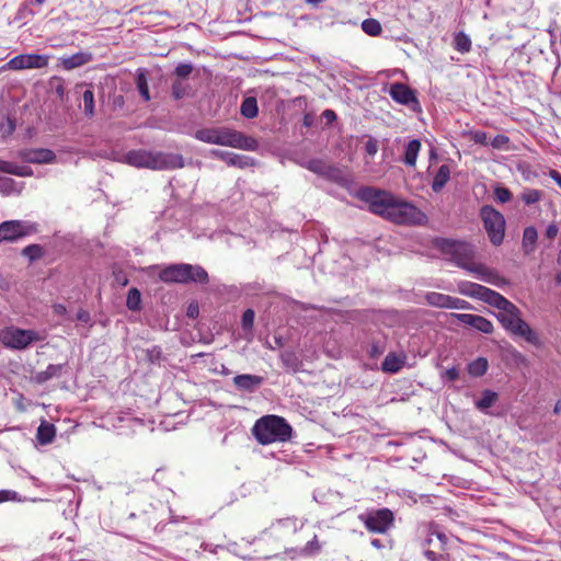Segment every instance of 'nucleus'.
Instances as JSON below:
<instances>
[{
	"label": "nucleus",
	"mask_w": 561,
	"mask_h": 561,
	"mask_svg": "<svg viewBox=\"0 0 561 561\" xmlns=\"http://www.w3.org/2000/svg\"><path fill=\"white\" fill-rule=\"evenodd\" d=\"M195 138L206 144L248 151H255L259 148V142L255 138L225 126L198 129L195 133Z\"/></svg>",
	"instance_id": "f257e3e1"
},
{
	"label": "nucleus",
	"mask_w": 561,
	"mask_h": 561,
	"mask_svg": "<svg viewBox=\"0 0 561 561\" xmlns=\"http://www.w3.org/2000/svg\"><path fill=\"white\" fill-rule=\"evenodd\" d=\"M123 161L135 168L151 170H174L184 167L181 154L145 149L129 150L124 154Z\"/></svg>",
	"instance_id": "f03ea898"
},
{
	"label": "nucleus",
	"mask_w": 561,
	"mask_h": 561,
	"mask_svg": "<svg viewBox=\"0 0 561 561\" xmlns=\"http://www.w3.org/2000/svg\"><path fill=\"white\" fill-rule=\"evenodd\" d=\"M252 434L261 445L291 439L293 427L282 416L270 414L260 417L252 427Z\"/></svg>",
	"instance_id": "7ed1b4c3"
},
{
	"label": "nucleus",
	"mask_w": 561,
	"mask_h": 561,
	"mask_svg": "<svg viewBox=\"0 0 561 561\" xmlns=\"http://www.w3.org/2000/svg\"><path fill=\"white\" fill-rule=\"evenodd\" d=\"M496 319L511 334L523 337L526 342L536 347L542 346V341L538 333L522 319L520 310L513 302H510L507 307L500 311L496 314Z\"/></svg>",
	"instance_id": "20e7f679"
},
{
	"label": "nucleus",
	"mask_w": 561,
	"mask_h": 561,
	"mask_svg": "<svg viewBox=\"0 0 561 561\" xmlns=\"http://www.w3.org/2000/svg\"><path fill=\"white\" fill-rule=\"evenodd\" d=\"M433 244L443 256L463 270H467L476 257L474 245L465 241L436 238Z\"/></svg>",
	"instance_id": "39448f33"
},
{
	"label": "nucleus",
	"mask_w": 561,
	"mask_h": 561,
	"mask_svg": "<svg viewBox=\"0 0 561 561\" xmlns=\"http://www.w3.org/2000/svg\"><path fill=\"white\" fill-rule=\"evenodd\" d=\"M159 278L164 283H199L207 284L209 280L208 273L201 265H191L187 263L171 264L164 267Z\"/></svg>",
	"instance_id": "423d86ee"
},
{
	"label": "nucleus",
	"mask_w": 561,
	"mask_h": 561,
	"mask_svg": "<svg viewBox=\"0 0 561 561\" xmlns=\"http://www.w3.org/2000/svg\"><path fill=\"white\" fill-rule=\"evenodd\" d=\"M357 197L368 205V209L387 219L396 196L388 191L370 186L360 187Z\"/></svg>",
	"instance_id": "0eeeda50"
},
{
	"label": "nucleus",
	"mask_w": 561,
	"mask_h": 561,
	"mask_svg": "<svg viewBox=\"0 0 561 561\" xmlns=\"http://www.w3.org/2000/svg\"><path fill=\"white\" fill-rule=\"evenodd\" d=\"M387 219L398 225L421 226L427 216L412 203L396 197Z\"/></svg>",
	"instance_id": "6e6552de"
},
{
	"label": "nucleus",
	"mask_w": 561,
	"mask_h": 561,
	"mask_svg": "<svg viewBox=\"0 0 561 561\" xmlns=\"http://www.w3.org/2000/svg\"><path fill=\"white\" fill-rule=\"evenodd\" d=\"M45 335L35 330L20 329L18 327H7L0 331V342L11 350H25L31 344L44 341Z\"/></svg>",
	"instance_id": "1a4fd4ad"
},
{
	"label": "nucleus",
	"mask_w": 561,
	"mask_h": 561,
	"mask_svg": "<svg viewBox=\"0 0 561 561\" xmlns=\"http://www.w3.org/2000/svg\"><path fill=\"white\" fill-rule=\"evenodd\" d=\"M480 217L488 233L490 242L499 247L505 238L506 221L504 216L491 205H484L480 209Z\"/></svg>",
	"instance_id": "9d476101"
},
{
	"label": "nucleus",
	"mask_w": 561,
	"mask_h": 561,
	"mask_svg": "<svg viewBox=\"0 0 561 561\" xmlns=\"http://www.w3.org/2000/svg\"><path fill=\"white\" fill-rule=\"evenodd\" d=\"M366 529L375 534H385L393 525L394 515L389 508H378L366 512L359 516Z\"/></svg>",
	"instance_id": "9b49d317"
},
{
	"label": "nucleus",
	"mask_w": 561,
	"mask_h": 561,
	"mask_svg": "<svg viewBox=\"0 0 561 561\" xmlns=\"http://www.w3.org/2000/svg\"><path fill=\"white\" fill-rule=\"evenodd\" d=\"M37 232V225L27 220H7L0 224V242H15Z\"/></svg>",
	"instance_id": "f8f14e48"
},
{
	"label": "nucleus",
	"mask_w": 561,
	"mask_h": 561,
	"mask_svg": "<svg viewBox=\"0 0 561 561\" xmlns=\"http://www.w3.org/2000/svg\"><path fill=\"white\" fill-rule=\"evenodd\" d=\"M48 65V56L38 54H21L11 58L2 66L3 70L42 69Z\"/></svg>",
	"instance_id": "ddd939ff"
},
{
	"label": "nucleus",
	"mask_w": 561,
	"mask_h": 561,
	"mask_svg": "<svg viewBox=\"0 0 561 561\" xmlns=\"http://www.w3.org/2000/svg\"><path fill=\"white\" fill-rule=\"evenodd\" d=\"M388 93L397 103L405 105L412 111H420L421 106L416 93L409 85L401 82L392 83Z\"/></svg>",
	"instance_id": "4468645a"
},
{
	"label": "nucleus",
	"mask_w": 561,
	"mask_h": 561,
	"mask_svg": "<svg viewBox=\"0 0 561 561\" xmlns=\"http://www.w3.org/2000/svg\"><path fill=\"white\" fill-rule=\"evenodd\" d=\"M466 271L472 273L478 279L497 287L507 284V280L501 276L497 271L486 266L483 263H476L474 260Z\"/></svg>",
	"instance_id": "2eb2a0df"
},
{
	"label": "nucleus",
	"mask_w": 561,
	"mask_h": 561,
	"mask_svg": "<svg viewBox=\"0 0 561 561\" xmlns=\"http://www.w3.org/2000/svg\"><path fill=\"white\" fill-rule=\"evenodd\" d=\"M19 158L26 163L46 164L54 163L57 159L56 153L50 149H23L18 153Z\"/></svg>",
	"instance_id": "dca6fc26"
},
{
	"label": "nucleus",
	"mask_w": 561,
	"mask_h": 561,
	"mask_svg": "<svg viewBox=\"0 0 561 561\" xmlns=\"http://www.w3.org/2000/svg\"><path fill=\"white\" fill-rule=\"evenodd\" d=\"M451 316L455 317L458 322L484 334H491L494 330L493 323L482 316L472 313H453Z\"/></svg>",
	"instance_id": "f3484780"
},
{
	"label": "nucleus",
	"mask_w": 561,
	"mask_h": 561,
	"mask_svg": "<svg viewBox=\"0 0 561 561\" xmlns=\"http://www.w3.org/2000/svg\"><path fill=\"white\" fill-rule=\"evenodd\" d=\"M210 156L225 161L229 167H237L239 169H245L254 164V160L251 157L229 152L220 149H211Z\"/></svg>",
	"instance_id": "a211bd4d"
},
{
	"label": "nucleus",
	"mask_w": 561,
	"mask_h": 561,
	"mask_svg": "<svg viewBox=\"0 0 561 561\" xmlns=\"http://www.w3.org/2000/svg\"><path fill=\"white\" fill-rule=\"evenodd\" d=\"M264 382V378L259 375L241 374L233 378V386L242 392H255Z\"/></svg>",
	"instance_id": "6ab92c4d"
},
{
	"label": "nucleus",
	"mask_w": 561,
	"mask_h": 561,
	"mask_svg": "<svg viewBox=\"0 0 561 561\" xmlns=\"http://www.w3.org/2000/svg\"><path fill=\"white\" fill-rule=\"evenodd\" d=\"M93 56L89 51H79L71 56L60 57L58 59V66L65 70H72L84 66L92 60Z\"/></svg>",
	"instance_id": "aec40b11"
},
{
	"label": "nucleus",
	"mask_w": 561,
	"mask_h": 561,
	"mask_svg": "<svg viewBox=\"0 0 561 561\" xmlns=\"http://www.w3.org/2000/svg\"><path fill=\"white\" fill-rule=\"evenodd\" d=\"M404 363L405 355H397L391 352L385 357L381 364V370L388 374H397L403 367Z\"/></svg>",
	"instance_id": "412c9836"
},
{
	"label": "nucleus",
	"mask_w": 561,
	"mask_h": 561,
	"mask_svg": "<svg viewBox=\"0 0 561 561\" xmlns=\"http://www.w3.org/2000/svg\"><path fill=\"white\" fill-rule=\"evenodd\" d=\"M0 171L13 174L18 176H32L33 170L28 165H19L14 162L5 161L0 159Z\"/></svg>",
	"instance_id": "4be33fe9"
},
{
	"label": "nucleus",
	"mask_w": 561,
	"mask_h": 561,
	"mask_svg": "<svg viewBox=\"0 0 561 561\" xmlns=\"http://www.w3.org/2000/svg\"><path fill=\"white\" fill-rule=\"evenodd\" d=\"M499 394L490 389H485L481 393V398L476 401V408L490 415H494L493 413L489 412L488 410L497 401Z\"/></svg>",
	"instance_id": "5701e85b"
},
{
	"label": "nucleus",
	"mask_w": 561,
	"mask_h": 561,
	"mask_svg": "<svg viewBox=\"0 0 561 561\" xmlns=\"http://www.w3.org/2000/svg\"><path fill=\"white\" fill-rule=\"evenodd\" d=\"M64 364H49L45 370L36 373L34 379L37 383H45L53 378H58L62 374Z\"/></svg>",
	"instance_id": "b1692460"
},
{
	"label": "nucleus",
	"mask_w": 561,
	"mask_h": 561,
	"mask_svg": "<svg viewBox=\"0 0 561 561\" xmlns=\"http://www.w3.org/2000/svg\"><path fill=\"white\" fill-rule=\"evenodd\" d=\"M421 150V141L419 139H412L405 146L402 161L408 167H415L417 156Z\"/></svg>",
	"instance_id": "393cba45"
},
{
	"label": "nucleus",
	"mask_w": 561,
	"mask_h": 561,
	"mask_svg": "<svg viewBox=\"0 0 561 561\" xmlns=\"http://www.w3.org/2000/svg\"><path fill=\"white\" fill-rule=\"evenodd\" d=\"M56 436L54 424L43 421L37 427L36 438L42 445L50 444Z\"/></svg>",
	"instance_id": "a878e982"
},
{
	"label": "nucleus",
	"mask_w": 561,
	"mask_h": 561,
	"mask_svg": "<svg viewBox=\"0 0 561 561\" xmlns=\"http://www.w3.org/2000/svg\"><path fill=\"white\" fill-rule=\"evenodd\" d=\"M538 231L534 226L526 227L523 232L522 247L526 254H530L536 249Z\"/></svg>",
	"instance_id": "bb28decb"
},
{
	"label": "nucleus",
	"mask_w": 561,
	"mask_h": 561,
	"mask_svg": "<svg viewBox=\"0 0 561 561\" xmlns=\"http://www.w3.org/2000/svg\"><path fill=\"white\" fill-rule=\"evenodd\" d=\"M450 179V168L447 164L439 167L432 182V190L435 193L440 192Z\"/></svg>",
	"instance_id": "cd10ccee"
},
{
	"label": "nucleus",
	"mask_w": 561,
	"mask_h": 561,
	"mask_svg": "<svg viewBox=\"0 0 561 561\" xmlns=\"http://www.w3.org/2000/svg\"><path fill=\"white\" fill-rule=\"evenodd\" d=\"M280 360H282L283 366L293 373H297L298 370H300L301 365H302V363L299 359V357L297 356V354L293 351L282 352Z\"/></svg>",
	"instance_id": "c85d7f7f"
},
{
	"label": "nucleus",
	"mask_w": 561,
	"mask_h": 561,
	"mask_svg": "<svg viewBox=\"0 0 561 561\" xmlns=\"http://www.w3.org/2000/svg\"><path fill=\"white\" fill-rule=\"evenodd\" d=\"M240 113L245 118H254L257 116V101L254 96L245 98L240 106Z\"/></svg>",
	"instance_id": "c756f323"
},
{
	"label": "nucleus",
	"mask_w": 561,
	"mask_h": 561,
	"mask_svg": "<svg viewBox=\"0 0 561 561\" xmlns=\"http://www.w3.org/2000/svg\"><path fill=\"white\" fill-rule=\"evenodd\" d=\"M449 299H450L449 295H445V294H440V293H436V291H431L425 295L426 302L430 306L436 307V308L448 309Z\"/></svg>",
	"instance_id": "7c9ffc66"
},
{
	"label": "nucleus",
	"mask_w": 561,
	"mask_h": 561,
	"mask_svg": "<svg viewBox=\"0 0 561 561\" xmlns=\"http://www.w3.org/2000/svg\"><path fill=\"white\" fill-rule=\"evenodd\" d=\"M488 367L486 358L478 357L468 365V373L472 377H481L486 373Z\"/></svg>",
	"instance_id": "2f4dec72"
},
{
	"label": "nucleus",
	"mask_w": 561,
	"mask_h": 561,
	"mask_svg": "<svg viewBox=\"0 0 561 561\" xmlns=\"http://www.w3.org/2000/svg\"><path fill=\"white\" fill-rule=\"evenodd\" d=\"M136 85L139 91V94L144 99V101H146V102L149 101L150 93H149L148 80L146 77V72L142 69L137 70Z\"/></svg>",
	"instance_id": "473e14b6"
},
{
	"label": "nucleus",
	"mask_w": 561,
	"mask_h": 561,
	"mask_svg": "<svg viewBox=\"0 0 561 561\" xmlns=\"http://www.w3.org/2000/svg\"><path fill=\"white\" fill-rule=\"evenodd\" d=\"M298 529L297 519L296 518H284L277 520L276 524L272 526V531L275 534H280L282 530H288L295 533Z\"/></svg>",
	"instance_id": "72a5a7b5"
},
{
	"label": "nucleus",
	"mask_w": 561,
	"mask_h": 561,
	"mask_svg": "<svg viewBox=\"0 0 561 561\" xmlns=\"http://www.w3.org/2000/svg\"><path fill=\"white\" fill-rule=\"evenodd\" d=\"M454 44L455 49L462 54L468 53L471 49V39L463 32H459L456 34Z\"/></svg>",
	"instance_id": "f704fd0d"
},
{
	"label": "nucleus",
	"mask_w": 561,
	"mask_h": 561,
	"mask_svg": "<svg viewBox=\"0 0 561 561\" xmlns=\"http://www.w3.org/2000/svg\"><path fill=\"white\" fill-rule=\"evenodd\" d=\"M362 30L369 36H378L382 32L381 24L376 19H366L362 22Z\"/></svg>",
	"instance_id": "c9c22d12"
},
{
	"label": "nucleus",
	"mask_w": 561,
	"mask_h": 561,
	"mask_svg": "<svg viewBox=\"0 0 561 561\" xmlns=\"http://www.w3.org/2000/svg\"><path fill=\"white\" fill-rule=\"evenodd\" d=\"M141 304V294L137 288H130L127 294L126 306L131 311H138Z\"/></svg>",
	"instance_id": "e433bc0d"
},
{
	"label": "nucleus",
	"mask_w": 561,
	"mask_h": 561,
	"mask_svg": "<svg viewBox=\"0 0 561 561\" xmlns=\"http://www.w3.org/2000/svg\"><path fill=\"white\" fill-rule=\"evenodd\" d=\"M327 162H324L321 159H310L308 161H304L300 163V165L318 175H321L324 173V169L327 167Z\"/></svg>",
	"instance_id": "4c0bfd02"
},
{
	"label": "nucleus",
	"mask_w": 561,
	"mask_h": 561,
	"mask_svg": "<svg viewBox=\"0 0 561 561\" xmlns=\"http://www.w3.org/2000/svg\"><path fill=\"white\" fill-rule=\"evenodd\" d=\"M542 192L536 188H525L520 194V199L526 205H533L542 198Z\"/></svg>",
	"instance_id": "58836bf2"
},
{
	"label": "nucleus",
	"mask_w": 561,
	"mask_h": 561,
	"mask_svg": "<svg viewBox=\"0 0 561 561\" xmlns=\"http://www.w3.org/2000/svg\"><path fill=\"white\" fill-rule=\"evenodd\" d=\"M83 112L88 117H92L94 115V93L92 90L88 89L83 92Z\"/></svg>",
	"instance_id": "ea45409f"
},
{
	"label": "nucleus",
	"mask_w": 561,
	"mask_h": 561,
	"mask_svg": "<svg viewBox=\"0 0 561 561\" xmlns=\"http://www.w3.org/2000/svg\"><path fill=\"white\" fill-rule=\"evenodd\" d=\"M190 85L182 82L181 80H175L171 87V94L175 100H181L184 96L188 95Z\"/></svg>",
	"instance_id": "a19ab883"
},
{
	"label": "nucleus",
	"mask_w": 561,
	"mask_h": 561,
	"mask_svg": "<svg viewBox=\"0 0 561 561\" xmlns=\"http://www.w3.org/2000/svg\"><path fill=\"white\" fill-rule=\"evenodd\" d=\"M22 255L34 262L44 255V250L39 244H30L22 250Z\"/></svg>",
	"instance_id": "79ce46f5"
},
{
	"label": "nucleus",
	"mask_w": 561,
	"mask_h": 561,
	"mask_svg": "<svg viewBox=\"0 0 561 561\" xmlns=\"http://www.w3.org/2000/svg\"><path fill=\"white\" fill-rule=\"evenodd\" d=\"M510 302L511 301L500 293L493 290L486 304L502 311Z\"/></svg>",
	"instance_id": "37998d69"
},
{
	"label": "nucleus",
	"mask_w": 561,
	"mask_h": 561,
	"mask_svg": "<svg viewBox=\"0 0 561 561\" xmlns=\"http://www.w3.org/2000/svg\"><path fill=\"white\" fill-rule=\"evenodd\" d=\"M322 176L334 182H342L344 180L341 169L331 164H327Z\"/></svg>",
	"instance_id": "c03bdc74"
},
{
	"label": "nucleus",
	"mask_w": 561,
	"mask_h": 561,
	"mask_svg": "<svg viewBox=\"0 0 561 561\" xmlns=\"http://www.w3.org/2000/svg\"><path fill=\"white\" fill-rule=\"evenodd\" d=\"M146 359L151 364H159L162 359V350L158 345H153L152 347L145 351Z\"/></svg>",
	"instance_id": "a18cd8bd"
},
{
	"label": "nucleus",
	"mask_w": 561,
	"mask_h": 561,
	"mask_svg": "<svg viewBox=\"0 0 561 561\" xmlns=\"http://www.w3.org/2000/svg\"><path fill=\"white\" fill-rule=\"evenodd\" d=\"M16 183L11 178L0 176V192L3 194H10L12 192H20V188H16Z\"/></svg>",
	"instance_id": "49530a36"
},
{
	"label": "nucleus",
	"mask_w": 561,
	"mask_h": 561,
	"mask_svg": "<svg viewBox=\"0 0 561 561\" xmlns=\"http://www.w3.org/2000/svg\"><path fill=\"white\" fill-rule=\"evenodd\" d=\"M466 289H462V294L467 295V296H470L472 298H477L479 299L482 291L484 290L485 286H482L480 284H476V283H467L466 284Z\"/></svg>",
	"instance_id": "de8ad7c7"
},
{
	"label": "nucleus",
	"mask_w": 561,
	"mask_h": 561,
	"mask_svg": "<svg viewBox=\"0 0 561 561\" xmlns=\"http://www.w3.org/2000/svg\"><path fill=\"white\" fill-rule=\"evenodd\" d=\"M466 289H462V294L467 295V296H470L472 298H477L479 299L482 291L484 290L485 286H482L480 284H476V283H467L466 284Z\"/></svg>",
	"instance_id": "09e8293b"
},
{
	"label": "nucleus",
	"mask_w": 561,
	"mask_h": 561,
	"mask_svg": "<svg viewBox=\"0 0 561 561\" xmlns=\"http://www.w3.org/2000/svg\"><path fill=\"white\" fill-rule=\"evenodd\" d=\"M321 549V546L318 541L317 536L314 535L311 540H309L306 546L301 549V553L304 556H313L318 553Z\"/></svg>",
	"instance_id": "8fccbe9b"
},
{
	"label": "nucleus",
	"mask_w": 561,
	"mask_h": 561,
	"mask_svg": "<svg viewBox=\"0 0 561 561\" xmlns=\"http://www.w3.org/2000/svg\"><path fill=\"white\" fill-rule=\"evenodd\" d=\"M255 313L252 309L244 310L241 318V325L244 331H251L254 323Z\"/></svg>",
	"instance_id": "3c124183"
},
{
	"label": "nucleus",
	"mask_w": 561,
	"mask_h": 561,
	"mask_svg": "<svg viewBox=\"0 0 561 561\" xmlns=\"http://www.w3.org/2000/svg\"><path fill=\"white\" fill-rule=\"evenodd\" d=\"M494 196H495L496 201L502 204L507 203L512 199L511 191L508 188L502 187V186L495 187Z\"/></svg>",
	"instance_id": "603ef678"
},
{
	"label": "nucleus",
	"mask_w": 561,
	"mask_h": 561,
	"mask_svg": "<svg viewBox=\"0 0 561 561\" xmlns=\"http://www.w3.org/2000/svg\"><path fill=\"white\" fill-rule=\"evenodd\" d=\"M433 535H435V536H436V538H437V540L439 541V548L444 549V548H445V546L447 545V540H448V539H447V536H446L444 533H442V531H436V530H431V531H430V536H428V538L424 541V545H423V546H428V545H431V543H432V541H433L432 536H433Z\"/></svg>",
	"instance_id": "864d4df0"
},
{
	"label": "nucleus",
	"mask_w": 561,
	"mask_h": 561,
	"mask_svg": "<svg viewBox=\"0 0 561 561\" xmlns=\"http://www.w3.org/2000/svg\"><path fill=\"white\" fill-rule=\"evenodd\" d=\"M448 309L467 310L470 309V304L463 299L450 296Z\"/></svg>",
	"instance_id": "5fc2aeb1"
},
{
	"label": "nucleus",
	"mask_w": 561,
	"mask_h": 561,
	"mask_svg": "<svg viewBox=\"0 0 561 561\" xmlns=\"http://www.w3.org/2000/svg\"><path fill=\"white\" fill-rule=\"evenodd\" d=\"M193 71V66L191 64H179L175 69L174 73L180 78H186L188 77Z\"/></svg>",
	"instance_id": "6e6d98bb"
},
{
	"label": "nucleus",
	"mask_w": 561,
	"mask_h": 561,
	"mask_svg": "<svg viewBox=\"0 0 561 561\" xmlns=\"http://www.w3.org/2000/svg\"><path fill=\"white\" fill-rule=\"evenodd\" d=\"M385 352V345L378 342H374L370 344L368 348V355L371 358H378Z\"/></svg>",
	"instance_id": "4d7b16f0"
},
{
	"label": "nucleus",
	"mask_w": 561,
	"mask_h": 561,
	"mask_svg": "<svg viewBox=\"0 0 561 561\" xmlns=\"http://www.w3.org/2000/svg\"><path fill=\"white\" fill-rule=\"evenodd\" d=\"M113 277H114L115 284H117L118 286H122V287H125L129 282L126 273L122 270L114 271Z\"/></svg>",
	"instance_id": "13d9d810"
},
{
	"label": "nucleus",
	"mask_w": 561,
	"mask_h": 561,
	"mask_svg": "<svg viewBox=\"0 0 561 561\" xmlns=\"http://www.w3.org/2000/svg\"><path fill=\"white\" fill-rule=\"evenodd\" d=\"M459 378V371L456 367H451L442 374V379L447 381H455Z\"/></svg>",
	"instance_id": "bf43d9fd"
},
{
	"label": "nucleus",
	"mask_w": 561,
	"mask_h": 561,
	"mask_svg": "<svg viewBox=\"0 0 561 561\" xmlns=\"http://www.w3.org/2000/svg\"><path fill=\"white\" fill-rule=\"evenodd\" d=\"M508 137L505 135H496L493 140L491 141V145L493 148H502L508 142Z\"/></svg>",
	"instance_id": "052dcab7"
},
{
	"label": "nucleus",
	"mask_w": 561,
	"mask_h": 561,
	"mask_svg": "<svg viewBox=\"0 0 561 561\" xmlns=\"http://www.w3.org/2000/svg\"><path fill=\"white\" fill-rule=\"evenodd\" d=\"M365 151L367 154L374 157L378 151V144L376 139H369L365 144Z\"/></svg>",
	"instance_id": "680f3d73"
},
{
	"label": "nucleus",
	"mask_w": 561,
	"mask_h": 561,
	"mask_svg": "<svg viewBox=\"0 0 561 561\" xmlns=\"http://www.w3.org/2000/svg\"><path fill=\"white\" fill-rule=\"evenodd\" d=\"M424 556L428 561H446V557L444 554H438L430 549L424 551Z\"/></svg>",
	"instance_id": "e2e57ef3"
},
{
	"label": "nucleus",
	"mask_w": 561,
	"mask_h": 561,
	"mask_svg": "<svg viewBox=\"0 0 561 561\" xmlns=\"http://www.w3.org/2000/svg\"><path fill=\"white\" fill-rule=\"evenodd\" d=\"M559 232V228L556 224H550L546 229V237L548 239H554Z\"/></svg>",
	"instance_id": "0e129e2a"
},
{
	"label": "nucleus",
	"mask_w": 561,
	"mask_h": 561,
	"mask_svg": "<svg viewBox=\"0 0 561 561\" xmlns=\"http://www.w3.org/2000/svg\"><path fill=\"white\" fill-rule=\"evenodd\" d=\"M476 144L485 145L486 144V133L484 131H476L472 137Z\"/></svg>",
	"instance_id": "69168bd1"
},
{
	"label": "nucleus",
	"mask_w": 561,
	"mask_h": 561,
	"mask_svg": "<svg viewBox=\"0 0 561 561\" xmlns=\"http://www.w3.org/2000/svg\"><path fill=\"white\" fill-rule=\"evenodd\" d=\"M322 117L327 121L328 124H331L334 121H336V114L333 110H324L322 112Z\"/></svg>",
	"instance_id": "338daca9"
},
{
	"label": "nucleus",
	"mask_w": 561,
	"mask_h": 561,
	"mask_svg": "<svg viewBox=\"0 0 561 561\" xmlns=\"http://www.w3.org/2000/svg\"><path fill=\"white\" fill-rule=\"evenodd\" d=\"M549 176L557 183V185L561 188V173L557 170H550Z\"/></svg>",
	"instance_id": "774afa93"
}]
</instances>
